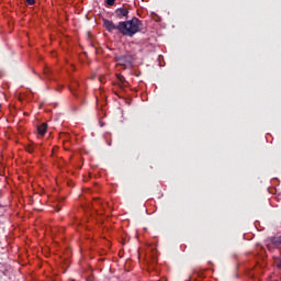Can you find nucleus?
Returning a JSON list of instances; mask_svg holds the SVG:
<instances>
[{"mask_svg": "<svg viewBox=\"0 0 281 281\" xmlns=\"http://www.w3.org/2000/svg\"><path fill=\"white\" fill-rule=\"evenodd\" d=\"M37 133L42 137H45V133H47V123H42L41 125L37 126Z\"/></svg>", "mask_w": 281, "mask_h": 281, "instance_id": "nucleus-5", "label": "nucleus"}, {"mask_svg": "<svg viewBox=\"0 0 281 281\" xmlns=\"http://www.w3.org/2000/svg\"><path fill=\"white\" fill-rule=\"evenodd\" d=\"M114 14L116 19H128V9L126 8L116 9Z\"/></svg>", "mask_w": 281, "mask_h": 281, "instance_id": "nucleus-3", "label": "nucleus"}, {"mask_svg": "<svg viewBox=\"0 0 281 281\" xmlns=\"http://www.w3.org/2000/svg\"><path fill=\"white\" fill-rule=\"evenodd\" d=\"M106 5H115V0H106L105 1Z\"/></svg>", "mask_w": 281, "mask_h": 281, "instance_id": "nucleus-10", "label": "nucleus"}, {"mask_svg": "<svg viewBox=\"0 0 281 281\" xmlns=\"http://www.w3.org/2000/svg\"><path fill=\"white\" fill-rule=\"evenodd\" d=\"M117 80H119V87L121 89H124V87H126V78H124V76L122 75H117Z\"/></svg>", "mask_w": 281, "mask_h": 281, "instance_id": "nucleus-7", "label": "nucleus"}, {"mask_svg": "<svg viewBox=\"0 0 281 281\" xmlns=\"http://www.w3.org/2000/svg\"><path fill=\"white\" fill-rule=\"evenodd\" d=\"M116 63L123 65L124 67H133V63H135V57L131 54H125L115 57Z\"/></svg>", "mask_w": 281, "mask_h": 281, "instance_id": "nucleus-2", "label": "nucleus"}, {"mask_svg": "<svg viewBox=\"0 0 281 281\" xmlns=\"http://www.w3.org/2000/svg\"><path fill=\"white\" fill-rule=\"evenodd\" d=\"M98 204H100V200H94L93 205H98Z\"/></svg>", "mask_w": 281, "mask_h": 281, "instance_id": "nucleus-11", "label": "nucleus"}, {"mask_svg": "<svg viewBox=\"0 0 281 281\" xmlns=\"http://www.w3.org/2000/svg\"><path fill=\"white\" fill-rule=\"evenodd\" d=\"M270 244H268V247H271V245H273V247H280L281 245V236H277V237H270Z\"/></svg>", "mask_w": 281, "mask_h": 281, "instance_id": "nucleus-4", "label": "nucleus"}, {"mask_svg": "<svg viewBox=\"0 0 281 281\" xmlns=\"http://www.w3.org/2000/svg\"><path fill=\"white\" fill-rule=\"evenodd\" d=\"M36 148H38V146L34 145V143H30L25 146V150L26 153H30V155H34V150H36Z\"/></svg>", "mask_w": 281, "mask_h": 281, "instance_id": "nucleus-6", "label": "nucleus"}, {"mask_svg": "<svg viewBox=\"0 0 281 281\" xmlns=\"http://www.w3.org/2000/svg\"><path fill=\"white\" fill-rule=\"evenodd\" d=\"M276 265H277L278 269L281 270V257H278V258L276 259Z\"/></svg>", "mask_w": 281, "mask_h": 281, "instance_id": "nucleus-8", "label": "nucleus"}, {"mask_svg": "<svg viewBox=\"0 0 281 281\" xmlns=\"http://www.w3.org/2000/svg\"><path fill=\"white\" fill-rule=\"evenodd\" d=\"M27 5H35L36 4V0H25Z\"/></svg>", "mask_w": 281, "mask_h": 281, "instance_id": "nucleus-9", "label": "nucleus"}, {"mask_svg": "<svg viewBox=\"0 0 281 281\" xmlns=\"http://www.w3.org/2000/svg\"><path fill=\"white\" fill-rule=\"evenodd\" d=\"M103 26L108 32L117 30L119 34H122V36H130V38H133L134 34L146 30L144 27V22L135 16L131 20L119 22L117 24L113 23L111 20L103 19Z\"/></svg>", "mask_w": 281, "mask_h": 281, "instance_id": "nucleus-1", "label": "nucleus"}, {"mask_svg": "<svg viewBox=\"0 0 281 281\" xmlns=\"http://www.w3.org/2000/svg\"><path fill=\"white\" fill-rule=\"evenodd\" d=\"M44 74H49V70L44 71Z\"/></svg>", "mask_w": 281, "mask_h": 281, "instance_id": "nucleus-12", "label": "nucleus"}, {"mask_svg": "<svg viewBox=\"0 0 281 281\" xmlns=\"http://www.w3.org/2000/svg\"><path fill=\"white\" fill-rule=\"evenodd\" d=\"M57 212H60V209H57Z\"/></svg>", "mask_w": 281, "mask_h": 281, "instance_id": "nucleus-13", "label": "nucleus"}]
</instances>
